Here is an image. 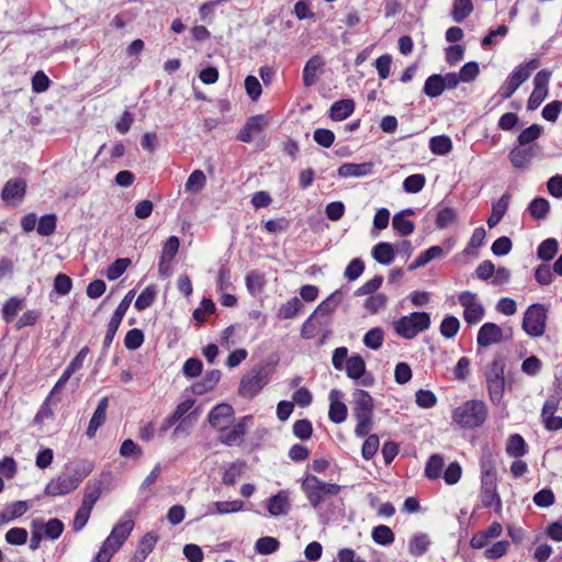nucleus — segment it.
Listing matches in <instances>:
<instances>
[{
  "label": "nucleus",
  "instance_id": "f257e3e1",
  "mask_svg": "<svg viewBox=\"0 0 562 562\" xmlns=\"http://www.w3.org/2000/svg\"><path fill=\"white\" fill-rule=\"evenodd\" d=\"M92 470L93 465L89 461L67 463L65 470L46 484L44 494L49 497L68 495L79 487Z\"/></svg>",
  "mask_w": 562,
  "mask_h": 562
},
{
  "label": "nucleus",
  "instance_id": "f03ea898",
  "mask_svg": "<svg viewBox=\"0 0 562 562\" xmlns=\"http://www.w3.org/2000/svg\"><path fill=\"white\" fill-rule=\"evenodd\" d=\"M301 488L310 505L314 509L318 510L321 517L326 518L329 517L330 510L327 509L323 512L322 505L326 502L331 505L330 499L336 497L341 491V486L339 484L325 482L314 474L305 475L301 482Z\"/></svg>",
  "mask_w": 562,
  "mask_h": 562
},
{
  "label": "nucleus",
  "instance_id": "7ed1b4c3",
  "mask_svg": "<svg viewBox=\"0 0 562 562\" xmlns=\"http://www.w3.org/2000/svg\"><path fill=\"white\" fill-rule=\"evenodd\" d=\"M133 528L134 521L132 519L119 521L112 528L106 539L102 542L98 553L93 557L92 562H110L112 557L127 540Z\"/></svg>",
  "mask_w": 562,
  "mask_h": 562
},
{
  "label": "nucleus",
  "instance_id": "20e7f679",
  "mask_svg": "<svg viewBox=\"0 0 562 562\" xmlns=\"http://www.w3.org/2000/svg\"><path fill=\"white\" fill-rule=\"evenodd\" d=\"M487 406L481 400H469L452 413V419L463 428H479L487 418Z\"/></svg>",
  "mask_w": 562,
  "mask_h": 562
},
{
  "label": "nucleus",
  "instance_id": "39448f33",
  "mask_svg": "<svg viewBox=\"0 0 562 562\" xmlns=\"http://www.w3.org/2000/svg\"><path fill=\"white\" fill-rule=\"evenodd\" d=\"M430 314L427 312H412L394 322L395 333L404 339H413L419 333L430 327Z\"/></svg>",
  "mask_w": 562,
  "mask_h": 562
},
{
  "label": "nucleus",
  "instance_id": "423d86ee",
  "mask_svg": "<svg viewBox=\"0 0 562 562\" xmlns=\"http://www.w3.org/2000/svg\"><path fill=\"white\" fill-rule=\"evenodd\" d=\"M269 380L270 370L267 366H255L241 378L238 394L244 398L251 400L268 384Z\"/></svg>",
  "mask_w": 562,
  "mask_h": 562
},
{
  "label": "nucleus",
  "instance_id": "0eeeda50",
  "mask_svg": "<svg viewBox=\"0 0 562 562\" xmlns=\"http://www.w3.org/2000/svg\"><path fill=\"white\" fill-rule=\"evenodd\" d=\"M539 59L533 58L515 67L505 82L499 87L501 100L509 99L516 92V90L530 77L531 71L539 67Z\"/></svg>",
  "mask_w": 562,
  "mask_h": 562
},
{
  "label": "nucleus",
  "instance_id": "6e6552de",
  "mask_svg": "<svg viewBox=\"0 0 562 562\" xmlns=\"http://www.w3.org/2000/svg\"><path fill=\"white\" fill-rule=\"evenodd\" d=\"M548 310L541 303H533L528 306L522 318V329L530 337H540L547 327Z\"/></svg>",
  "mask_w": 562,
  "mask_h": 562
},
{
  "label": "nucleus",
  "instance_id": "1a4fd4ad",
  "mask_svg": "<svg viewBox=\"0 0 562 562\" xmlns=\"http://www.w3.org/2000/svg\"><path fill=\"white\" fill-rule=\"evenodd\" d=\"M459 303L463 307V318L469 325H475L483 319L485 310L476 293L471 291L461 292Z\"/></svg>",
  "mask_w": 562,
  "mask_h": 562
},
{
  "label": "nucleus",
  "instance_id": "9d476101",
  "mask_svg": "<svg viewBox=\"0 0 562 562\" xmlns=\"http://www.w3.org/2000/svg\"><path fill=\"white\" fill-rule=\"evenodd\" d=\"M26 180L16 177L9 179L1 191V199L10 205H16L20 203L26 193Z\"/></svg>",
  "mask_w": 562,
  "mask_h": 562
},
{
  "label": "nucleus",
  "instance_id": "9b49d317",
  "mask_svg": "<svg viewBox=\"0 0 562 562\" xmlns=\"http://www.w3.org/2000/svg\"><path fill=\"white\" fill-rule=\"evenodd\" d=\"M480 498L485 508L495 506L498 509L502 507V501L497 493V476L481 477Z\"/></svg>",
  "mask_w": 562,
  "mask_h": 562
},
{
  "label": "nucleus",
  "instance_id": "f8f14e48",
  "mask_svg": "<svg viewBox=\"0 0 562 562\" xmlns=\"http://www.w3.org/2000/svg\"><path fill=\"white\" fill-rule=\"evenodd\" d=\"M268 125V119L263 114L250 116L241 130L239 131L236 139L243 143H251L255 136L259 135Z\"/></svg>",
  "mask_w": 562,
  "mask_h": 562
},
{
  "label": "nucleus",
  "instance_id": "ddd939ff",
  "mask_svg": "<svg viewBox=\"0 0 562 562\" xmlns=\"http://www.w3.org/2000/svg\"><path fill=\"white\" fill-rule=\"evenodd\" d=\"M559 398L549 397L541 409V419L544 428L549 431H558L562 429V417L557 416L559 408Z\"/></svg>",
  "mask_w": 562,
  "mask_h": 562
},
{
  "label": "nucleus",
  "instance_id": "4468645a",
  "mask_svg": "<svg viewBox=\"0 0 562 562\" xmlns=\"http://www.w3.org/2000/svg\"><path fill=\"white\" fill-rule=\"evenodd\" d=\"M352 411L356 419L373 417L374 402L369 392L358 389L352 393Z\"/></svg>",
  "mask_w": 562,
  "mask_h": 562
},
{
  "label": "nucleus",
  "instance_id": "2eb2a0df",
  "mask_svg": "<svg viewBox=\"0 0 562 562\" xmlns=\"http://www.w3.org/2000/svg\"><path fill=\"white\" fill-rule=\"evenodd\" d=\"M234 417V408L229 404H218L209 413V423L221 431L227 428Z\"/></svg>",
  "mask_w": 562,
  "mask_h": 562
},
{
  "label": "nucleus",
  "instance_id": "dca6fc26",
  "mask_svg": "<svg viewBox=\"0 0 562 562\" xmlns=\"http://www.w3.org/2000/svg\"><path fill=\"white\" fill-rule=\"evenodd\" d=\"M503 341V330L495 323H484L477 331L476 344L479 347H488Z\"/></svg>",
  "mask_w": 562,
  "mask_h": 562
},
{
  "label": "nucleus",
  "instance_id": "f3484780",
  "mask_svg": "<svg viewBox=\"0 0 562 562\" xmlns=\"http://www.w3.org/2000/svg\"><path fill=\"white\" fill-rule=\"evenodd\" d=\"M344 393L340 390L333 389L329 392V411L328 418L335 424H341L346 420L348 409L345 403L341 402Z\"/></svg>",
  "mask_w": 562,
  "mask_h": 562
},
{
  "label": "nucleus",
  "instance_id": "a211bd4d",
  "mask_svg": "<svg viewBox=\"0 0 562 562\" xmlns=\"http://www.w3.org/2000/svg\"><path fill=\"white\" fill-rule=\"evenodd\" d=\"M325 61L322 56L314 55L306 63L302 71L303 85L306 88L314 86L322 72Z\"/></svg>",
  "mask_w": 562,
  "mask_h": 562
},
{
  "label": "nucleus",
  "instance_id": "6ab92c4d",
  "mask_svg": "<svg viewBox=\"0 0 562 562\" xmlns=\"http://www.w3.org/2000/svg\"><path fill=\"white\" fill-rule=\"evenodd\" d=\"M252 417L250 415H247L240 418L238 423L234 425L233 428H225L224 430H222V435L220 437L221 442L227 446H233L237 442H240L246 434L248 423H250Z\"/></svg>",
  "mask_w": 562,
  "mask_h": 562
},
{
  "label": "nucleus",
  "instance_id": "aec40b11",
  "mask_svg": "<svg viewBox=\"0 0 562 562\" xmlns=\"http://www.w3.org/2000/svg\"><path fill=\"white\" fill-rule=\"evenodd\" d=\"M32 528L43 530L46 539L57 540L64 532L65 525L59 518H50L46 522L42 519H34L32 520Z\"/></svg>",
  "mask_w": 562,
  "mask_h": 562
},
{
  "label": "nucleus",
  "instance_id": "412c9836",
  "mask_svg": "<svg viewBox=\"0 0 562 562\" xmlns=\"http://www.w3.org/2000/svg\"><path fill=\"white\" fill-rule=\"evenodd\" d=\"M373 167L374 164L372 161L361 164L345 162L338 168L337 173L340 178H360L370 176L373 172Z\"/></svg>",
  "mask_w": 562,
  "mask_h": 562
},
{
  "label": "nucleus",
  "instance_id": "4be33fe9",
  "mask_svg": "<svg viewBox=\"0 0 562 562\" xmlns=\"http://www.w3.org/2000/svg\"><path fill=\"white\" fill-rule=\"evenodd\" d=\"M108 407L109 397L104 396L99 401L97 408L89 422L88 428L86 430L88 438L92 439L95 436L98 429L105 423Z\"/></svg>",
  "mask_w": 562,
  "mask_h": 562
},
{
  "label": "nucleus",
  "instance_id": "5701e85b",
  "mask_svg": "<svg viewBox=\"0 0 562 562\" xmlns=\"http://www.w3.org/2000/svg\"><path fill=\"white\" fill-rule=\"evenodd\" d=\"M342 300L341 290H336L327 299L318 304L313 314L306 319L305 324L313 318L329 316Z\"/></svg>",
  "mask_w": 562,
  "mask_h": 562
},
{
  "label": "nucleus",
  "instance_id": "b1692460",
  "mask_svg": "<svg viewBox=\"0 0 562 562\" xmlns=\"http://www.w3.org/2000/svg\"><path fill=\"white\" fill-rule=\"evenodd\" d=\"M450 250V247L445 250L441 246H431L425 251L420 252L416 259L408 265L407 270L414 271L418 268H422L426 266L428 262H430L434 259H438L443 257L448 251Z\"/></svg>",
  "mask_w": 562,
  "mask_h": 562
},
{
  "label": "nucleus",
  "instance_id": "393cba45",
  "mask_svg": "<svg viewBox=\"0 0 562 562\" xmlns=\"http://www.w3.org/2000/svg\"><path fill=\"white\" fill-rule=\"evenodd\" d=\"M244 502L239 499L235 501H224V502H213L206 508L205 516L212 515H226L232 513H238L243 510Z\"/></svg>",
  "mask_w": 562,
  "mask_h": 562
},
{
  "label": "nucleus",
  "instance_id": "a878e982",
  "mask_svg": "<svg viewBox=\"0 0 562 562\" xmlns=\"http://www.w3.org/2000/svg\"><path fill=\"white\" fill-rule=\"evenodd\" d=\"M267 509L271 516L278 517L286 515L290 510L289 496L284 491L271 496L268 499Z\"/></svg>",
  "mask_w": 562,
  "mask_h": 562
},
{
  "label": "nucleus",
  "instance_id": "bb28decb",
  "mask_svg": "<svg viewBox=\"0 0 562 562\" xmlns=\"http://www.w3.org/2000/svg\"><path fill=\"white\" fill-rule=\"evenodd\" d=\"M414 211L412 209H405L398 213H396L392 218V226L395 232H397L401 236H408L415 229V224L411 220H407L405 215H413Z\"/></svg>",
  "mask_w": 562,
  "mask_h": 562
},
{
  "label": "nucleus",
  "instance_id": "cd10ccee",
  "mask_svg": "<svg viewBox=\"0 0 562 562\" xmlns=\"http://www.w3.org/2000/svg\"><path fill=\"white\" fill-rule=\"evenodd\" d=\"M355 111V101L352 99H342L331 104L329 117L333 121H344Z\"/></svg>",
  "mask_w": 562,
  "mask_h": 562
},
{
  "label": "nucleus",
  "instance_id": "c85d7f7f",
  "mask_svg": "<svg viewBox=\"0 0 562 562\" xmlns=\"http://www.w3.org/2000/svg\"><path fill=\"white\" fill-rule=\"evenodd\" d=\"M372 257L380 265H391L394 261L395 252L391 243L380 241L372 248Z\"/></svg>",
  "mask_w": 562,
  "mask_h": 562
},
{
  "label": "nucleus",
  "instance_id": "c756f323",
  "mask_svg": "<svg viewBox=\"0 0 562 562\" xmlns=\"http://www.w3.org/2000/svg\"><path fill=\"white\" fill-rule=\"evenodd\" d=\"M510 195L508 193H504L497 202L492 205V213L487 218V225L490 228L495 227L504 217L507 212L509 204Z\"/></svg>",
  "mask_w": 562,
  "mask_h": 562
},
{
  "label": "nucleus",
  "instance_id": "7c9ffc66",
  "mask_svg": "<svg viewBox=\"0 0 562 562\" xmlns=\"http://www.w3.org/2000/svg\"><path fill=\"white\" fill-rule=\"evenodd\" d=\"M102 495V482L101 481H89L85 486L83 498L81 506L90 508L92 510L94 504L99 501Z\"/></svg>",
  "mask_w": 562,
  "mask_h": 562
},
{
  "label": "nucleus",
  "instance_id": "2f4dec72",
  "mask_svg": "<svg viewBox=\"0 0 562 562\" xmlns=\"http://www.w3.org/2000/svg\"><path fill=\"white\" fill-rule=\"evenodd\" d=\"M430 543L431 541L427 533H416L408 541V553L413 557H422L428 551Z\"/></svg>",
  "mask_w": 562,
  "mask_h": 562
},
{
  "label": "nucleus",
  "instance_id": "473e14b6",
  "mask_svg": "<svg viewBox=\"0 0 562 562\" xmlns=\"http://www.w3.org/2000/svg\"><path fill=\"white\" fill-rule=\"evenodd\" d=\"M474 10L472 0H453L451 19L456 23H462Z\"/></svg>",
  "mask_w": 562,
  "mask_h": 562
},
{
  "label": "nucleus",
  "instance_id": "72a5a7b5",
  "mask_svg": "<svg viewBox=\"0 0 562 562\" xmlns=\"http://www.w3.org/2000/svg\"><path fill=\"white\" fill-rule=\"evenodd\" d=\"M528 452L527 443L519 434L510 435L506 443V453L513 458H521Z\"/></svg>",
  "mask_w": 562,
  "mask_h": 562
},
{
  "label": "nucleus",
  "instance_id": "f704fd0d",
  "mask_svg": "<svg viewBox=\"0 0 562 562\" xmlns=\"http://www.w3.org/2000/svg\"><path fill=\"white\" fill-rule=\"evenodd\" d=\"M527 211L533 220L542 221L549 214L550 203L547 199L538 196L530 201Z\"/></svg>",
  "mask_w": 562,
  "mask_h": 562
},
{
  "label": "nucleus",
  "instance_id": "c9c22d12",
  "mask_svg": "<svg viewBox=\"0 0 562 562\" xmlns=\"http://www.w3.org/2000/svg\"><path fill=\"white\" fill-rule=\"evenodd\" d=\"M345 369L349 379L359 380L366 372V362L360 355H353L346 360Z\"/></svg>",
  "mask_w": 562,
  "mask_h": 562
},
{
  "label": "nucleus",
  "instance_id": "e433bc0d",
  "mask_svg": "<svg viewBox=\"0 0 562 562\" xmlns=\"http://www.w3.org/2000/svg\"><path fill=\"white\" fill-rule=\"evenodd\" d=\"M443 91H445V89H443L442 79H441L440 74H434L426 79V81L424 83L423 92L428 98H431V99L438 98L439 95L442 94Z\"/></svg>",
  "mask_w": 562,
  "mask_h": 562
},
{
  "label": "nucleus",
  "instance_id": "4c0bfd02",
  "mask_svg": "<svg viewBox=\"0 0 562 562\" xmlns=\"http://www.w3.org/2000/svg\"><path fill=\"white\" fill-rule=\"evenodd\" d=\"M372 540L379 546H390L394 542L395 536L392 529L385 525H379L372 529Z\"/></svg>",
  "mask_w": 562,
  "mask_h": 562
},
{
  "label": "nucleus",
  "instance_id": "58836bf2",
  "mask_svg": "<svg viewBox=\"0 0 562 562\" xmlns=\"http://www.w3.org/2000/svg\"><path fill=\"white\" fill-rule=\"evenodd\" d=\"M303 304L300 299L294 296L279 307L277 316L280 319L294 318L300 313Z\"/></svg>",
  "mask_w": 562,
  "mask_h": 562
},
{
  "label": "nucleus",
  "instance_id": "ea45409f",
  "mask_svg": "<svg viewBox=\"0 0 562 562\" xmlns=\"http://www.w3.org/2000/svg\"><path fill=\"white\" fill-rule=\"evenodd\" d=\"M429 148L435 155H447L452 150V140L447 135H437L430 138Z\"/></svg>",
  "mask_w": 562,
  "mask_h": 562
},
{
  "label": "nucleus",
  "instance_id": "a19ab883",
  "mask_svg": "<svg viewBox=\"0 0 562 562\" xmlns=\"http://www.w3.org/2000/svg\"><path fill=\"white\" fill-rule=\"evenodd\" d=\"M206 184V177L204 172L200 169H196L191 172L187 182L184 184V189L189 193H199L204 189Z\"/></svg>",
  "mask_w": 562,
  "mask_h": 562
},
{
  "label": "nucleus",
  "instance_id": "79ce46f5",
  "mask_svg": "<svg viewBox=\"0 0 562 562\" xmlns=\"http://www.w3.org/2000/svg\"><path fill=\"white\" fill-rule=\"evenodd\" d=\"M559 249V244L555 238H547L537 249V256L543 261H550L554 258Z\"/></svg>",
  "mask_w": 562,
  "mask_h": 562
},
{
  "label": "nucleus",
  "instance_id": "37998d69",
  "mask_svg": "<svg viewBox=\"0 0 562 562\" xmlns=\"http://www.w3.org/2000/svg\"><path fill=\"white\" fill-rule=\"evenodd\" d=\"M384 341V330L382 327H373L368 330L363 337V344L366 347L378 350L382 347Z\"/></svg>",
  "mask_w": 562,
  "mask_h": 562
},
{
  "label": "nucleus",
  "instance_id": "c03bdc74",
  "mask_svg": "<svg viewBox=\"0 0 562 562\" xmlns=\"http://www.w3.org/2000/svg\"><path fill=\"white\" fill-rule=\"evenodd\" d=\"M57 226V216L55 214H45L40 217L36 227L37 234L44 237L52 236Z\"/></svg>",
  "mask_w": 562,
  "mask_h": 562
},
{
  "label": "nucleus",
  "instance_id": "a18cd8bd",
  "mask_svg": "<svg viewBox=\"0 0 562 562\" xmlns=\"http://www.w3.org/2000/svg\"><path fill=\"white\" fill-rule=\"evenodd\" d=\"M156 294H157V290H156L155 285L151 284V285L146 286L140 292V294L137 296L135 304H134L135 308L137 311H144V310L148 308L149 306H151L153 303L155 302Z\"/></svg>",
  "mask_w": 562,
  "mask_h": 562
},
{
  "label": "nucleus",
  "instance_id": "49530a36",
  "mask_svg": "<svg viewBox=\"0 0 562 562\" xmlns=\"http://www.w3.org/2000/svg\"><path fill=\"white\" fill-rule=\"evenodd\" d=\"M443 468V458L440 454H432L425 467V475L429 480L440 477Z\"/></svg>",
  "mask_w": 562,
  "mask_h": 562
},
{
  "label": "nucleus",
  "instance_id": "de8ad7c7",
  "mask_svg": "<svg viewBox=\"0 0 562 562\" xmlns=\"http://www.w3.org/2000/svg\"><path fill=\"white\" fill-rule=\"evenodd\" d=\"M23 299H19L16 296H12L5 301L2 307V318L5 323H11L19 311L22 308Z\"/></svg>",
  "mask_w": 562,
  "mask_h": 562
},
{
  "label": "nucleus",
  "instance_id": "09e8293b",
  "mask_svg": "<svg viewBox=\"0 0 562 562\" xmlns=\"http://www.w3.org/2000/svg\"><path fill=\"white\" fill-rule=\"evenodd\" d=\"M505 369V359L502 356H496L493 361L487 366L485 371V380H503Z\"/></svg>",
  "mask_w": 562,
  "mask_h": 562
},
{
  "label": "nucleus",
  "instance_id": "8fccbe9b",
  "mask_svg": "<svg viewBox=\"0 0 562 562\" xmlns=\"http://www.w3.org/2000/svg\"><path fill=\"white\" fill-rule=\"evenodd\" d=\"M460 329V322L456 316L447 315L441 321L439 330L442 337L447 339L453 338Z\"/></svg>",
  "mask_w": 562,
  "mask_h": 562
},
{
  "label": "nucleus",
  "instance_id": "3c124183",
  "mask_svg": "<svg viewBox=\"0 0 562 562\" xmlns=\"http://www.w3.org/2000/svg\"><path fill=\"white\" fill-rule=\"evenodd\" d=\"M485 235H486V232H485L484 227L481 226V227L475 228L472 233V236H471L467 247L463 250V254L476 256L477 252L475 250L483 246Z\"/></svg>",
  "mask_w": 562,
  "mask_h": 562
},
{
  "label": "nucleus",
  "instance_id": "603ef678",
  "mask_svg": "<svg viewBox=\"0 0 562 562\" xmlns=\"http://www.w3.org/2000/svg\"><path fill=\"white\" fill-rule=\"evenodd\" d=\"M266 281L265 277L257 272V271H250L246 276V286L248 292L251 295H257L260 293L265 288Z\"/></svg>",
  "mask_w": 562,
  "mask_h": 562
},
{
  "label": "nucleus",
  "instance_id": "864d4df0",
  "mask_svg": "<svg viewBox=\"0 0 562 562\" xmlns=\"http://www.w3.org/2000/svg\"><path fill=\"white\" fill-rule=\"evenodd\" d=\"M457 220V214L453 209L445 206L437 211L435 223L437 228L443 229L453 224Z\"/></svg>",
  "mask_w": 562,
  "mask_h": 562
},
{
  "label": "nucleus",
  "instance_id": "5fc2aeb1",
  "mask_svg": "<svg viewBox=\"0 0 562 562\" xmlns=\"http://www.w3.org/2000/svg\"><path fill=\"white\" fill-rule=\"evenodd\" d=\"M279 540L273 537H261L255 543V550L259 554L268 555L279 549Z\"/></svg>",
  "mask_w": 562,
  "mask_h": 562
},
{
  "label": "nucleus",
  "instance_id": "6e6d98bb",
  "mask_svg": "<svg viewBox=\"0 0 562 562\" xmlns=\"http://www.w3.org/2000/svg\"><path fill=\"white\" fill-rule=\"evenodd\" d=\"M486 385L491 402L495 405L499 404L504 396L505 379L487 380Z\"/></svg>",
  "mask_w": 562,
  "mask_h": 562
},
{
  "label": "nucleus",
  "instance_id": "4d7b16f0",
  "mask_svg": "<svg viewBox=\"0 0 562 562\" xmlns=\"http://www.w3.org/2000/svg\"><path fill=\"white\" fill-rule=\"evenodd\" d=\"M130 258H119L106 269L105 276L110 281L119 279L131 265Z\"/></svg>",
  "mask_w": 562,
  "mask_h": 562
},
{
  "label": "nucleus",
  "instance_id": "13d9d810",
  "mask_svg": "<svg viewBox=\"0 0 562 562\" xmlns=\"http://www.w3.org/2000/svg\"><path fill=\"white\" fill-rule=\"evenodd\" d=\"M383 277L378 274L374 276L372 279L364 282L361 286H359L355 291L356 296H364V295H374V293L380 289V286L383 283Z\"/></svg>",
  "mask_w": 562,
  "mask_h": 562
},
{
  "label": "nucleus",
  "instance_id": "bf43d9fd",
  "mask_svg": "<svg viewBox=\"0 0 562 562\" xmlns=\"http://www.w3.org/2000/svg\"><path fill=\"white\" fill-rule=\"evenodd\" d=\"M426 183L424 175L414 173L405 178L403 181V189L408 193H417L423 190Z\"/></svg>",
  "mask_w": 562,
  "mask_h": 562
},
{
  "label": "nucleus",
  "instance_id": "052dcab7",
  "mask_svg": "<svg viewBox=\"0 0 562 562\" xmlns=\"http://www.w3.org/2000/svg\"><path fill=\"white\" fill-rule=\"evenodd\" d=\"M481 477L497 476L495 461L490 451H485L480 459Z\"/></svg>",
  "mask_w": 562,
  "mask_h": 562
},
{
  "label": "nucleus",
  "instance_id": "680f3d73",
  "mask_svg": "<svg viewBox=\"0 0 562 562\" xmlns=\"http://www.w3.org/2000/svg\"><path fill=\"white\" fill-rule=\"evenodd\" d=\"M531 157L532 153L527 148H514L509 154L510 161L516 168L526 167Z\"/></svg>",
  "mask_w": 562,
  "mask_h": 562
},
{
  "label": "nucleus",
  "instance_id": "e2e57ef3",
  "mask_svg": "<svg viewBox=\"0 0 562 562\" xmlns=\"http://www.w3.org/2000/svg\"><path fill=\"white\" fill-rule=\"evenodd\" d=\"M27 530L21 527L9 529L4 536L5 541L12 546H23L27 541Z\"/></svg>",
  "mask_w": 562,
  "mask_h": 562
},
{
  "label": "nucleus",
  "instance_id": "0e129e2a",
  "mask_svg": "<svg viewBox=\"0 0 562 562\" xmlns=\"http://www.w3.org/2000/svg\"><path fill=\"white\" fill-rule=\"evenodd\" d=\"M542 133V126L539 124H531L529 127L522 130L517 137V140L520 146H525L533 140H536Z\"/></svg>",
  "mask_w": 562,
  "mask_h": 562
},
{
  "label": "nucleus",
  "instance_id": "69168bd1",
  "mask_svg": "<svg viewBox=\"0 0 562 562\" xmlns=\"http://www.w3.org/2000/svg\"><path fill=\"white\" fill-rule=\"evenodd\" d=\"M144 333L138 328L130 329L124 338V346L128 350H136L144 344Z\"/></svg>",
  "mask_w": 562,
  "mask_h": 562
},
{
  "label": "nucleus",
  "instance_id": "338daca9",
  "mask_svg": "<svg viewBox=\"0 0 562 562\" xmlns=\"http://www.w3.org/2000/svg\"><path fill=\"white\" fill-rule=\"evenodd\" d=\"M533 503L540 508H548L555 503V495L551 488H542L538 491L533 497Z\"/></svg>",
  "mask_w": 562,
  "mask_h": 562
},
{
  "label": "nucleus",
  "instance_id": "774afa93",
  "mask_svg": "<svg viewBox=\"0 0 562 562\" xmlns=\"http://www.w3.org/2000/svg\"><path fill=\"white\" fill-rule=\"evenodd\" d=\"M364 262L360 258H353L345 269L344 277L349 281H356L364 271Z\"/></svg>",
  "mask_w": 562,
  "mask_h": 562
}]
</instances>
